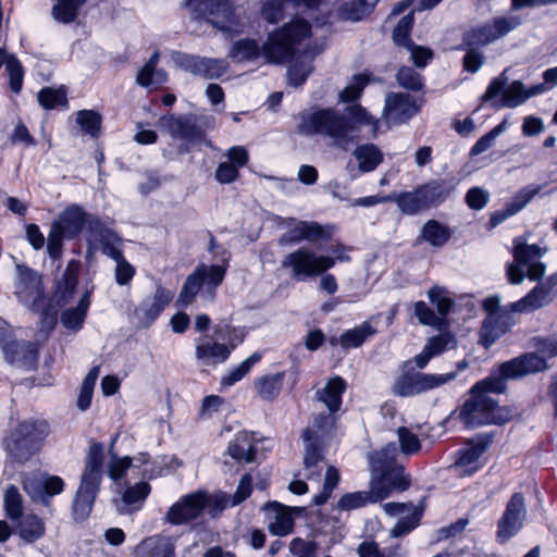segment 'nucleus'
<instances>
[{"label": "nucleus", "instance_id": "f257e3e1", "mask_svg": "<svg viewBox=\"0 0 557 557\" xmlns=\"http://www.w3.org/2000/svg\"><path fill=\"white\" fill-rule=\"evenodd\" d=\"M397 449L387 444L379 451L368 456L372 476L369 491H358L343 495L337 502V509L350 511L370 503L387 498L393 491H406L410 485L403 466L394 465Z\"/></svg>", "mask_w": 557, "mask_h": 557}, {"label": "nucleus", "instance_id": "f03ea898", "mask_svg": "<svg viewBox=\"0 0 557 557\" xmlns=\"http://www.w3.org/2000/svg\"><path fill=\"white\" fill-rule=\"evenodd\" d=\"M298 132L304 135H323L339 148L347 149L356 139L357 124H374L375 121L360 106H351L346 113L334 109H320L300 114Z\"/></svg>", "mask_w": 557, "mask_h": 557}, {"label": "nucleus", "instance_id": "7ed1b4c3", "mask_svg": "<svg viewBox=\"0 0 557 557\" xmlns=\"http://www.w3.org/2000/svg\"><path fill=\"white\" fill-rule=\"evenodd\" d=\"M506 389L503 379L491 375L478 382L471 388V398L462 406L459 417L468 428H476L485 424H503L508 422L512 412L507 407H500L491 397L493 394H502Z\"/></svg>", "mask_w": 557, "mask_h": 557}, {"label": "nucleus", "instance_id": "20e7f679", "mask_svg": "<svg viewBox=\"0 0 557 557\" xmlns=\"http://www.w3.org/2000/svg\"><path fill=\"white\" fill-rule=\"evenodd\" d=\"M103 446L94 443L88 450L82 481L73 500V515L84 520L91 511L102 478Z\"/></svg>", "mask_w": 557, "mask_h": 557}, {"label": "nucleus", "instance_id": "39448f33", "mask_svg": "<svg viewBox=\"0 0 557 557\" xmlns=\"http://www.w3.org/2000/svg\"><path fill=\"white\" fill-rule=\"evenodd\" d=\"M311 25L295 18L281 28L272 32L262 46V52L268 62L283 63L298 50L297 46L310 34Z\"/></svg>", "mask_w": 557, "mask_h": 557}, {"label": "nucleus", "instance_id": "423d86ee", "mask_svg": "<svg viewBox=\"0 0 557 557\" xmlns=\"http://www.w3.org/2000/svg\"><path fill=\"white\" fill-rule=\"evenodd\" d=\"M455 187L456 185L450 182L434 180L417 187L412 191L391 194V198L392 202L397 205L401 213L413 215L445 201Z\"/></svg>", "mask_w": 557, "mask_h": 557}, {"label": "nucleus", "instance_id": "0eeeda50", "mask_svg": "<svg viewBox=\"0 0 557 557\" xmlns=\"http://www.w3.org/2000/svg\"><path fill=\"white\" fill-rule=\"evenodd\" d=\"M332 430L333 419L330 416H317L302 433L305 476L308 480H317L321 474L323 449Z\"/></svg>", "mask_w": 557, "mask_h": 557}, {"label": "nucleus", "instance_id": "6e6552de", "mask_svg": "<svg viewBox=\"0 0 557 557\" xmlns=\"http://www.w3.org/2000/svg\"><path fill=\"white\" fill-rule=\"evenodd\" d=\"M48 435L46 422L24 421L20 423L3 441V447L16 461L28 460Z\"/></svg>", "mask_w": 557, "mask_h": 557}, {"label": "nucleus", "instance_id": "1a4fd4ad", "mask_svg": "<svg viewBox=\"0 0 557 557\" xmlns=\"http://www.w3.org/2000/svg\"><path fill=\"white\" fill-rule=\"evenodd\" d=\"M281 265L293 280L306 282L332 269L335 265V259L331 256L317 255L309 248L300 247L285 256Z\"/></svg>", "mask_w": 557, "mask_h": 557}, {"label": "nucleus", "instance_id": "9d476101", "mask_svg": "<svg viewBox=\"0 0 557 557\" xmlns=\"http://www.w3.org/2000/svg\"><path fill=\"white\" fill-rule=\"evenodd\" d=\"M546 89L545 84L533 85L530 88H527L521 81H513L508 84L507 70H505L491 82L485 94L482 96V100L490 101L502 95L503 107L517 108L530 98L543 94Z\"/></svg>", "mask_w": 557, "mask_h": 557}, {"label": "nucleus", "instance_id": "9b49d317", "mask_svg": "<svg viewBox=\"0 0 557 557\" xmlns=\"http://www.w3.org/2000/svg\"><path fill=\"white\" fill-rule=\"evenodd\" d=\"M14 295L34 312H44L47 307L41 276L26 265L17 264L15 268Z\"/></svg>", "mask_w": 557, "mask_h": 557}, {"label": "nucleus", "instance_id": "f8f14e48", "mask_svg": "<svg viewBox=\"0 0 557 557\" xmlns=\"http://www.w3.org/2000/svg\"><path fill=\"white\" fill-rule=\"evenodd\" d=\"M522 18L517 14L495 16L488 23L472 28L463 35L467 46H486L517 29Z\"/></svg>", "mask_w": 557, "mask_h": 557}, {"label": "nucleus", "instance_id": "ddd939ff", "mask_svg": "<svg viewBox=\"0 0 557 557\" xmlns=\"http://www.w3.org/2000/svg\"><path fill=\"white\" fill-rule=\"evenodd\" d=\"M171 59L177 67L209 79L221 77L227 70L226 62L221 59L202 58L178 51L172 52Z\"/></svg>", "mask_w": 557, "mask_h": 557}, {"label": "nucleus", "instance_id": "4468645a", "mask_svg": "<svg viewBox=\"0 0 557 557\" xmlns=\"http://www.w3.org/2000/svg\"><path fill=\"white\" fill-rule=\"evenodd\" d=\"M527 518V506L521 493H515L507 503L506 509L497 524V539L505 543L513 537L523 527Z\"/></svg>", "mask_w": 557, "mask_h": 557}, {"label": "nucleus", "instance_id": "2eb2a0df", "mask_svg": "<svg viewBox=\"0 0 557 557\" xmlns=\"http://www.w3.org/2000/svg\"><path fill=\"white\" fill-rule=\"evenodd\" d=\"M24 491L34 499L48 505L52 496L64 490V481L58 475L47 472L27 475L23 480Z\"/></svg>", "mask_w": 557, "mask_h": 557}, {"label": "nucleus", "instance_id": "dca6fc26", "mask_svg": "<svg viewBox=\"0 0 557 557\" xmlns=\"http://www.w3.org/2000/svg\"><path fill=\"white\" fill-rule=\"evenodd\" d=\"M548 368V363L545 357H542L535 352L523 354L509 361L503 362L499 368V375L495 377L506 380L518 379L524 375L545 371Z\"/></svg>", "mask_w": 557, "mask_h": 557}, {"label": "nucleus", "instance_id": "f3484780", "mask_svg": "<svg viewBox=\"0 0 557 557\" xmlns=\"http://www.w3.org/2000/svg\"><path fill=\"white\" fill-rule=\"evenodd\" d=\"M0 346L9 363L25 370L35 368L37 349L33 343L9 341L7 332L0 329Z\"/></svg>", "mask_w": 557, "mask_h": 557}, {"label": "nucleus", "instance_id": "a211bd4d", "mask_svg": "<svg viewBox=\"0 0 557 557\" xmlns=\"http://www.w3.org/2000/svg\"><path fill=\"white\" fill-rule=\"evenodd\" d=\"M209 250L214 256L221 255L222 263L212 265L200 263L196 268L198 271H200V275L205 282V295L209 300H211L214 297L216 287L222 284L225 277V273L228 267L230 253L224 248L218 246L213 237L210 239Z\"/></svg>", "mask_w": 557, "mask_h": 557}, {"label": "nucleus", "instance_id": "6ab92c4d", "mask_svg": "<svg viewBox=\"0 0 557 557\" xmlns=\"http://www.w3.org/2000/svg\"><path fill=\"white\" fill-rule=\"evenodd\" d=\"M231 355V348L220 343L215 334H203L196 339L195 358L201 366L214 367L223 363Z\"/></svg>", "mask_w": 557, "mask_h": 557}, {"label": "nucleus", "instance_id": "aec40b11", "mask_svg": "<svg viewBox=\"0 0 557 557\" xmlns=\"http://www.w3.org/2000/svg\"><path fill=\"white\" fill-rule=\"evenodd\" d=\"M557 293L549 282H539L524 297L509 305L510 312L530 313L548 306Z\"/></svg>", "mask_w": 557, "mask_h": 557}, {"label": "nucleus", "instance_id": "412c9836", "mask_svg": "<svg viewBox=\"0 0 557 557\" xmlns=\"http://www.w3.org/2000/svg\"><path fill=\"white\" fill-rule=\"evenodd\" d=\"M198 491L182 496L164 516V520L173 525L189 523L198 519L202 511Z\"/></svg>", "mask_w": 557, "mask_h": 557}, {"label": "nucleus", "instance_id": "4be33fe9", "mask_svg": "<svg viewBox=\"0 0 557 557\" xmlns=\"http://www.w3.org/2000/svg\"><path fill=\"white\" fill-rule=\"evenodd\" d=\"M269 532L272 535L285 536L294 530L293 512H299V508L284 506L277 502H271L264 505Z\"/></svg>", "mask_w": 557, "mask_h": 557}, {"label": "nucleus", "instance_id": "5701e85b", "mask_svg": "<svg viewBox=\"0 0 557 557\" xmlns=\"http://www.w3.org/2000/svg\"><path fill=\"white\" fill-rule=\"evenodd\" d=\"M198 5L205 12L206 21L226 33L234 30L233 10L226 0H200Z\"/></svg>", "mask_w": 557, "mask_h": 557}, {"label": "nucleus", "instance_id": "b1692460", "mask_svg": "<svg viewBox=\"0 0 557 557\" xmlns=\"http://www.w3.org/2000/svg\"><path fill=\"white\" fill-rule=\"evenodd\" d=\"M509 307L499 314H487L480 330V343L485 347H491L500 336L506 334L515 325V320L510 314Z\"/></svg>", "mask_w": 557, "mask_h": 557}, {"label": "nucleus", "instance_id": "393cba45", "mask_svg": "<svg viewBox=\"0 0 557 557\" xmlns=\"http://www.w3.org/2000/svg\"><path fill=\"white\" fill-rule=\"evenodd\" d=\"M420 106L416 99L403 92H389L385 98L384 114L394 122H405L411 119L418 111Z\"/></svg>", "mask_w": 557, "mask_h": 557}, {"label": "nucleus", "instance_id": "a878e982", "mask_svg": "<svg viewBox=\"0 0 557 557\" xmlns=\"http://www.w3.org/2000/svg\"><path fill=\"white\" fill-rule=\"evenodd\" d=\"M88 214L78 205H71L65 208L51 224V228L59 231L66 238L77 236L86 224Z\"/></svg>", "mask_w": 557, "mask_h": 557}, {"label": "nucleus", "instance_id": "bb28decb", "mask_svg": "<svg viewBox=\"0 0 557 557\" xmlns=\"http://www.w3.org/2000/svg\"><path fill=\"white\" fill-rule=\"evenodd\" d=\"M161 124L174 138L196 141L203 136L193 115H165L161 119Z\"/></svg>", "mask_w": 557, "mask_h": 557}, {"label": "nucleus", "instance_id": "cd10ccee", "mask_svg": "<svg viewBox=\"0 0 557 557\" xmlns=\"http://www.w3.org/2000/svg\"><path fill=\"white\" fill-rule=\"evenodd\" d=\"M257 443L255 433L243 431L228 443L226 453L238 463H250L256 459Z\"/></svg>", "mask_w": 557, "mask_h": 557}, {"label": "nucleus", "instance_id": "c85d7f7f", "mask_svg": "<svg viewBox=\"0 0 557 557\" xmlns=\"http://www.w3.org/2000/svg\"><path fill=\"white\" fill-rule=\"evenodd\" d=\"M151 492L147 482H138L124 490L121 499L116 502V510L121 515H128L139 510Z\"/></svg>", "mask_w": 557, "mask_h": 557}, {"label": "nucleus", "instance_id": "c756f323", "mask_svg": "<svg viewBox=\"0 0 557 557\" xmlns=\"http://www.w3.org/2000/svg\"><path fill=\"white\" fill-rule=\"evenodd\" d=\"M346 389V382L341 376L332 377L326 385L317 392V398L323 403L330 413H321L320 416H330L335 420L333 413L339 410L342 405V395Z\"/></svg>", "mask_w": 557, "mask_h": 557}, {"label": "nucleus", "instance_id": "7c9ffc66", "mask_svg": "<svg viewBox=\"0 0 557 557\" xmlns=\"http://www.w3.org/2000/svg\"><path fill=\"white\" fill-rule=\"evenodd\" d=\"M175 539L153 536L145 540L138 549V557H175Z\"/></svg>", "mask_w": 557, "mask_h": 557}, {"label": "nucleus", "instance_id": "2f4dec72", "mask_svg": "<svg viewBox=\"0 0 557 557\" xmlns=\"http://www.w3.org/2000/svg\"><path fill=\"white\" fill-rule=\"evenodd\" d=\"M79 271V261L71 260L58 282V287L55 292V298L58 304L65 305L67 304L76 289L77 278Z\"/></svg>", "mask_w": 557, "mask_h": 557}, {"label": "nucleus", "instance_id": "473e14b6", "mask_svg": "<svg viewBox=\"0 0 557 557\" xmlns=\"http://www.w3.org/2000/svg\"><path fill=\"white\" fill-rule=\"evenodd\" d=\"M159 60V52H154L140 69L136 76V83L139 86L158 88L168 81L166 72L157 67Z\"/></svg>", "mask_w": 557, "mask_h": 557}, {"label": "nucleus", "instance_id": "72a5a7b5", "mask_svg": "<svg viewBox=\"0 0 557 557\" xmlns=\"http://www.w3.org/2000/svg\"><path fill=\"white\" fill-rule=\"evenodd\" d=\"M359 173L373 172L383 162V152L374 144H362L352 152Z\"/></svg>", "mask_w": 557, "mask_h": 557}, {"label": "nucleus", "instance_id": "f704fd0d", "mask_svg": "<svg viewBox=\"0 0 557 557\" xmlns=\"http://www.w3.org/2000/svg\"><path fill=\"white\" fill-rule=\"evenodd\" d=\"M90 290H85L78 305L74 308L66 309L61 314V322L67 330L77 331L82 327L86 318L87 310L90 306Z\"/></svg>", "mask_w": 557, "mask_h": 557}, {"label": "nucleus", "instance_id": "c9c22d12", "mask_svg": "<svg viewBox=\"0 0 557 557\" xmlns=\"http://www.w3.org/2000/svg\"><path fill=\"white\" fill-rule=\"evenodd\" d=\"M198 493H200L201 511H206L213 519L218 518L228 506H232L231 495L226 493L209 494L205 491H198Z\"/></svg>", "mask_w": 557, "mask_h": 557}, {"label": "nucleus", "instance_id": "e433bc0d", "mask_svg": "<svg viewBox=\"0 0 557 557\" xmlns=\"http://www.w3.org/2000/svg\"><path fill=\"white\" fill-rule=\"evenodd\" d=\"M46 533L45 522L41 518L35 515L25 516L17 528V534L27 544H32Z\"/></svg>", "mask_w": 557, "mask_h": 557}, {"label": "nucleus", "instance_id": "4c0bfd02", "mask_svg": "<svg viewBox=\"0 0 557 557\" xmlns=\"http://www.w3.org/2000/svg\"><path fill=\"white\" fill-rule=\"evenodd\" d=\"M375 333L376 329L369 321H366L360 326L345 331L339 336V345L344 349L357 348Z\"/></svg>", "mask_w": 557, "mask_h": 557}, {"label": "nucleus", "instance_id": "58836bf2", "mask_svg": "<svg viewBox=\"0 0 557 557\" xmlns=\"http://www.w3.org/2000/svg\"><path fill=\"white\" fill-rule=\"evenodd\" d=\"M484 450L485 447L480 444L461 450L454 466L455 469L458 470L460 474H473L479 469V459Z\"/></svg>", "mask_w": 557, "mask_h": 557}, {"label": "nucleus", "instance_id": "ea45409f", "mask_svg": "<svg viewBox=\"0 0 557 557\" xmlns=\"http://www.w3.org/2000/svg\"><path fill=\"white\" fill-rule=\"evenodd\" d=\"M379 0H349L339 8V16L347 21H360L368 15Z\"/></svg>", "mask_w": 557, "mask_h": 557}, {"label": "nucleus", "instance_id": "a19ab883", "mask_svg": "<svg viewBox=\"0 0 557 557\" xmlns=\"http://www.w3.org/2000/svg\"><path fill=\"white\" fill-rule=\"evenodd\" d=\"M458 372H449L445 374L414 373V385L417 393H425L437 388L457 377Z\"/></svg>", "mask_w": 557, "mask_h": 557}, {"label": "nucleus", "instance_id": "79ce46f5", "mask_svg": "<svg viewBox=\"0 0 557 557\" xmlns=\"http://www.w3.org/2000/svg\"><path fill=\"white\" fill-rule=\"evenodd\" d=\"M86 0H57L52 7V16L55 21L64 24L76 20L79 9Z\"/></svg>", "mask_w": 557, "mask_h": 557}, {"label": "nucleus", "instance_id": "37998d69", "mask_svg": "<svg viewBox=\"0 0 557 557\" xmlns=\"http://www.w3.org/2000/svg\"><path fill=\"white\" fill-rule=\"evenodd\" d=\"M202 285H205V282L200 275V271L196 268L194 272L186 277L177 298V305L181 307L190 305Z\"/></svg>", "mask_w": 557, "mask_h": 557}, {"label": "nucleus", "instance_id": "c03bdc74", "mask_svg": "<svg viewBox=\"0 0 557 557\" xmlns=\"http://www.w3.org/2000/svg\"><path fill=\"white\" fill-rule=\"evenodd\" d=\"M396 434L398 437L399 448L397 449V453L400 451L401 454L406 456H412L420 451L421 449V442L416 433H413L411 430H409L406 426H399L396 430ZM396 445L395 443H393ZM397 447V446H395ZM398 456V454L396 455ZM396 458L394 460V465L398 466L396 463Z\"/></svg>", "mask_w": 557, "mask_h": 557}, {"label": "nucleus", "instance_id": "a18cd8bd", "mask_svg": "<svg viewBox=\"0 0 557 557\" xmlns=\"http://www.w3.org/2000/svg\"><path fill=\"white\" fill-rule=\"evenodd\" d=\"M37 99L40 106L47 110L67 107L66 91L63 87L57 89L45 87L39 90Z\"/></svg>", "mask_w": 557, "mask_h": 557}, {"label": "nucleus", "instance_id": "49530a36", "mask_svg": "<svg viewBox=\"0 0 557 557\" xmlns=\"http://www.w3.org/2000/svg\"><path fill=\"white\" fill-rule=\"evenodd\" d=\"M545 248H541L539 245H528L525 243L520 242L519 239L515 240L513 248V259L516 262L520 263V265H528L534 260L543 257L546 253Z\"/></svg>", "mask_w": 557, "mask_h": 557}, {"label": "nucleus", "instance_id": "de8ad7c7", "mask_svg": "<svg viewBox=\"0 0 557 557\" xmlns=\"http://www.w3.org/2000/svg\"><path fill=\"white\" fill-rule=\"evenodd\" d=\"M260 47L253 39H240L236 41L230 52L231 58L237 62L255 60L259 57Z\"/></svg>", "mask_w": 557, "mask_h": 557}, {"label": "nucleus", "instance_id": "09e8293b", "mask_svg": "<svg viewBox=\"0 0 557 557\" xmlns=\"http://www.w3.org/2000/svg\"><path fill=\"white\" fill-rule=\"evenodd\" d=\"M99 374H100L99 367H94L87 373V375L85 376V379L82 383L79 395L77 398V407L82 411H85L90 407L92 392H94V388H95V385H96Z\"/></svg>", "mask_w": 557, "mask_h": 557}, {"label": "nucleus", "instance_id": "8fccbe9b", "mask_svg": "<svg viewBox=\"0 0 557 557\" xmlns=\"http://www.w3.org/2000/svg\"><path fill=\"white\" fill-rule=\"evenodd\" d=\"M5 65V72L9 76V86L10 89L18 94L22 90L23 87V79H24V69L21 64V62L17 60V58L14 54L8 53L7 61L4 63Z\"/></svg>", "mask_w": 557, "mask_h": 557}, {"label": "nucleus", "instance_id": "3c124183", "mask_svg": "<svg viewBox=\"0 0 557 557\" xmlns=\"http://www.w3.org/2000/svg\"><path fill=\"white\" fill-rule=\"evenodd\" d=\"M88 240L92 244H102L106 240L114 238L115 233L104 226L96 216L89 215L86 220Z\"/></svg>", "mask_w": 557, "mask_h": 557}, {"label": "nucleus", "instance_id": "603ef678", "mask_svg": "<svg viewBox=\"0 0 557 557\" xmlns=\"http://www.w3.org/2000/svg\"><path fill=\"white\" fill-rule=\"evenodd\" d=\"M338 482H339L338 470L333 466L327 467L326 471H325V475H324L323 488L319 494H317L313 497V504L315 506L324 505L331 497V495H332L333 491L335 490V487L337 486Z\"/></svg>", "mask_w": 557, "mask_h": 557}, {"label": "nucleus", "instance_id": "864d4df0", "mask_svg": "<svg viewBox=\"0 0 557 557\" xmlns=\"http://www.w3.org/2000/svg\"><path fill=\"white\" fill-rule=\"evenodd\" d=\"M282 379V373L260 377L256 382L258 395L267 400L272 399L280 392Z\"/></svg>", "mask_w": 557, "mask_h": 557}, {"label": "nucleus", "instance_id": "5fc2aeb1", "mask_svg": "<svg viewBox=\"0 0 557 557\" xmlns=\"http://www.w3.org/2000/svg\"><path fill=\"white\" fill-rule=\"evenodd\" d=\"M428 298L436 307L437 313L442 317H445L455 304L448 290L440 286L430 288L428 290Z\"/></svg>", "mask_w": 557, "mask_h": 557}, {"label": "nucleus", "instance_id": "6e6d98bb", "mask_svg": "<svg viewBox=\"0 0 557 557\" xmlns=\"http://www.w3.org/2000/svg\"><path fill=\"white\" fill-rule=\"evenodd\" d=\"M4 509L11 520H17L23 515L22 496L13 485L9 486L4 493Z\"/></svg>", "mask_w": 557, "mask_h": 557}, {"label": "nucleus", "instance_id": "4d7b16f0", "mask_svg": "<svg viewBox=\"0 0 557 557\" xmlns=\"http://www.w3.org/2000/svg\"><path fill=\"white\" fill-rule=\"evenodd\" d=\"M413 22V12L408 13L399 20L393 32V39L397 46H404L406 48L411 47L412 41L409 38V34Z\"/></svg>", "mask_w": 557, "mask_h": 557}, {"label": "nucleus", "instance_id": "13d9d810", "mask_svg": "<svg viewBox=\"0 0 557 557\" xmlns=\"http://www.w3.org/2000/svg\"><path fill=\"white\" fill-rule=\"evenodd\" d=\"M422 236L432 246H443L449 238V234L444 226L436 221H429L422 227Z\"/></svg>", "mask_w": 557, "mask_h": 557}, {"label": "nucleus", "instance_id": "bf43d9fd", "mask_svg": "<svg viewBox=\"0 0 557 557\" xmlns=\"http://www.w3.org/2000/svg\"><path fill=\"white\" fill-rule=\"evenodd\" d=\"M76 122L84 132L96 137L100 131L101 116L92 110H81L77 112Z\"/></svg>", "mask_w": 557, "mask_h": 557}, {"label": "nucleus", "instance_id": "052dcab7", "mask_svg": "<svg viewBox=\"0 0 557 557\" xmlns=\"http://www.w3.org/2000/svg\"><path fill=\"white\" fill-rule=\"evenodd\" d=\"M396 81L400 87L411 90H420L423 87L421 75L409 66H403L396 74Z\"/></svg>", "mask_w": 557, "mask_h": 557}, {"label": "nucleus", "instance_id": "680f3d73", "mask_svg": "<svg viewBox=\"0 0 557 557\" xmlns=\"http://www.w3.org/2000/svg\"><path fill=\"white\" fill-rule=\"evenodd\" d=\"M507 128V120H504L498 125H496L493 129H491L487 134L482 136L471 148L472 156H479L485 152L487 149L492 147L495 139L503 134Z\"/></svg>", "mask_w": 557, "mask_h": 557}, {"label": "nucleus", "instance_id": "e2e57ef3", "mask_svg": "<svg viewBox=\"0 0 557 557\" xmlns=\"http://www.w3.org/2000/svg\"><path fill=\"white\" fill-rule=\"evenodd\" d=\"M133 467V460L129 457H117L111 456V460L108 467V475L114 482H119L123 479L128 469Z\"/></svg>", "mask_w": 557, "mask_h": 557}, {"label": "nucleus", "instance_id": "0e129e2a", "mask_svg": "<svg viewBox=\"0 0 557 557\" xmlns=\"http://www.w3.org/2000/svg\"><path fill=\"white\" fill-rule=\"evenodd\" d=\"M367 75H356L352 82L346 86L339 94L341 101L351 102L359 98L362 89L368 85Z\"/></svg>", "mask_w": 557, "mask_h": 557}, {"label": "nucleus", "instance_id": "69168bd1", "mask_svg": "<svg viewBox=\"0 0 557 557\" xmlns=\"http://www.w3.org/2000/svg\"><path fill=\"white\" fill-rule=\"evenodd\" d=\"M214 334L222 339H227V346L231 348V351L239 345L244 338L245 333L240 329H234L228 325H216L214 327Z\"/></svg>", "mask_w": 557, "mask_h": 557}, {"label": "nucleus", "instance_id": "338daca9", "mask_svg": "<svg viewBox=\"0 0 557 557\" xmlns=\"http://www.w3.org/2000/svg\"><path fill=\"white\" fill-rule=\"evenodd\" d=\"M532 346L537 352L547 356H557V335L535 336L532 338Z\"/></svg>", "mask_w": 557, "mask_h": 557}, {"label": "nucleus", "instance_id": "774afa93", "mask_svg": "<svg viewBox=\"0 0 557 557\" xmlns=\"http://www.w3.org/2000/svg\"><path fill=\"white\" fill-rule=\"evenodd\" d=\"M289 552L295 557H317V544L311 541L295 537L289 544Z\"/></svg>", "mask_w": 557, "mask_h": 557}]
</instances>
